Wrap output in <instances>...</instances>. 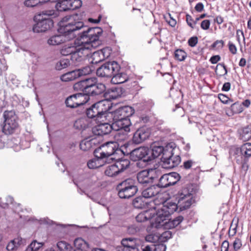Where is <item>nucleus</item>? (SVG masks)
<instances>
[{
  "label": "nucleus",
  "mask_w": 251,
  "mask_h": 251,
  "mask_svg": "<svg viewBox=\"0 0 251 251\" xmlns=\"http://www.w3.org/2000/svg\"><path fill=\"white\" fill-rule=\"evenodd\" d=\"M43 245V243L37 242L36 240H34L28 246L26 251H37L42 247Z\"/></svg>",
  "instance_id": "45"
},
{
  "label": "nucleus",
  "mask_w": 251,
  "mask_h": 251,
  "mask_svg": "<svg viewBox=\"0 0 251 251\" xmlns=\"http://www.w3.org/2000/svg\"><path fill=\"white\" fill-rule=\"evenodd\" d=\"M131 181V179H126V198H129L132 197L138 191L136 186L133 184L129 185V183Z\"/></svg>",
  "instance_id": "30"
},
{
  "label": "nucleus",
  "mask_w": 251,
  "mask_h": 251,
  "mask_svg": "<svg viewBox=\"0 0 251 251\" xmlns=\"http://www.w3.org/2000/svg\"><path fill=\"white\" fill-rule=\"evenodd\" d=\"M166 246L163 244H153L152 251H165Z\"/></svg>",
  "instance_id": "55"
},
{
  "label": "nucleus",
  "mask_w": 251,
  "mask_h": 251,
  "mask_svg": "<svg viewBox=\"0 0 251 251\" xmlns=\"http://www.w3.org/2000/svg\"><path fill=\"white\" fill-rule=\"evenodd\" d=\"M74 126L76 129H81L83 128L84 127L83 120L81 119H77L75 121Z\"/></svg>",
  "instance_id": "57"
},
{
  "label": "nucleus",
  "mask_w": 251,
  "mask_h": 251,
  "mask_svg": "<svg viewBox=\"0 0 251 251\" xmlns=\"http://www.w3.org/2000/svg\"><path fill=\"white\" fill-rule=\"evenodd\" d=\"M174 149L171 144L166 146L165 153L161 157V165L163 168L170 169L178 166L181 162L179 155H174Z\"/></svg>",
  "instance_id": "6"
},
{
  "label": "nucleus",
  "mask_w": 251,
  "mask_h": 251,
  "mask_svg": "<svg viewBox=\"0 0 251 251\" xmlns=\"http://www.w3.org/2000/svg\"><path fill=\"white\" fill-rule=\"evenodd\" d=\"M210 21L208 20H203L201 24V27L204 30H207L209 28Z\"/></svg>",
  "instance_id": "64"
},
{
  "label": "nucleus",
  "mask_w": 251,
  "mask_h": 251,
  "mask_svg": "<svg viewBox=\"0 0 251 251\" xmlns=\"http://www.w3.org/2000/svg\"><path fill=\"white\" fill-rule=\"evenodd\" d=\"M124 131H119L115 136V138L117 143V147L119 149H126V134Z\"/></svg>",
  "instance_id": "22"
},
{
  "label": "nucleus",
  "mask_w": 251,
  "mask_h": 251,
  "mask_svg": "<svg viewBox=\"0 0 251 251\" xmlns=\"http://www.w3.org/2000/svg\"><path fill=\"white\" fill-rule=\"evenodd\" d=\"M64 41V36L61 34L50 37L48 40V43L50 45L56 46L61 44L63 43Z\"/></svg>",
  "instance_id": "28"
},
{
  "label": "nucleus",
  "mask_w": 251,
  "mask_h": 251,
  "mask_svg": "<svg viewBox=\"0 0 251 251\" xmlns=\"http://www.w3.org/2000/svg\"><path fill=\"white\" fill-rule=\"evenodd\" d=\"M117 144L115 142H108L101 145L95 150V156L100 158H106V162L109 163L111 162V160H120L125 153L123 149H119L117 147Z\"/></svg>",
  "instance_id": "3"
},
{
  "label": "nucleus",
  "mask_w": 251,
  "mask_h": 251,
  "mask_svg": "<svg viewBox=\"0 0 251 251\" xmlns=\"http://www.w3.org/2000/svg\"><path fill=\"white\" fill-rule=\"evenodd\" d=\"M70 0H57L55 7L58 11H66L70 10Z\"/></svg>",
  "instance_id": "29"
},
{
  "label": "nucleus",
  "mask_w": 251,
  "mask_h": 251,
  "mask_svg": "<svg viewBox=\"0 0 251 251\" xmlns=\"http://www.w3.org/2000/svg\"><path fill=\"white\" fill-rule=\"evenodd\" d=\"M58 32L64 37L69 36V38L75 37V32L84 27L83 23L75 21L74 16L64 17L58 23Z\"/></svg>",
  "instance_id": "4"
},
{
  "label": "nucleus",
  "mask_w": 251,
  "mask_h": 251,
  "mask_svg": "<svg viewBox=\"0 0 251 251\" xmlns=\"http://www.w3.org/2000/svg\"><path fill=\"white\" fill-rule=\"evenodd\" d=\"M102 33L101 28L95 27L88 28L78 34V40L80 46L76 48L71 57V60L75 66L83 64L90 53L89 50L97 48L101 44L99 38Z\"/></svg>",
  "instance_id": "2"
},
{
  "label": "nucleus",
  "mask_w": 251,
  "mask_h": 251,
  "mask_svg": "<svg viewBox=\"0 0 251 251\" xmlns=\"http://www.w3.org/2000/svg\"><path fill=\"white\" fill-rule=\"evenodd\" d=\"M150 135V130L145 128H142L137 130L133 136V142L135 144H140L146 140Z\"/></svg>",
  "instance_id": "17"
},
{
  "label": "nucleus",
  "mask_w": 251,
  "mask_h": 251,
  "mask_svg": "<svg viewBox=\"0 0 251 251\" xmlns=\"http://www.w3.org/2000/svg\"><path fill=\"white\" fill-rule=\"evenodd\" d=\"M149 173L148 170H145L138 173L137 176L138 182L141 184L151 183Z\"/></svg>",
  "instance_id": "26"
},
{
  "label": "nucleus",
  "mask_w": 251,
  "mask_h": 251,
  "mask_svg": "<svg viewBox=\"0 0 251 251\" xmlns=\"http://www.w3.org/2000/svg\"><path fill=\"white\" fill-rule=\"evenodd\" d=\"M102 121H105V123L98 125L92 128V132L94 135L103 136L110 133L111 131V126L109 122L104 120Z\"/></svg>",
  "instance_id": "14"
},
{
  "label": "nucleus",
  "mask_w": 251,
  "mask_h": 251,
  "mask_svg": "<svg viewBox=\"0 0 251 251\" xmlns=\"http://www.w3.org/2000/svg\"><path fill=\"white\" fill-rule=\"evenodd\" d=\"M24 246V240L20 237L14 238L10 241L7 245L8 251H16Z\"/></svg>",
  "instance_id": "19"
},
{
  "label": "nucleus",
  "mask_w": 251,
  "mask_h": 251,
  "mask_svg": "<svg viewBox=\"0 0 251 251\" xmlns=\"http://www.w3.org/2000/svg\"><path fill=\"white\" fill-rule=\"evenodd\" d=\"M126 120V106H122L113 112H109L106 116V121L111 123V120Z\"/></svg>",
  "instance_id": "15"
},
{
  "label": "nucleus",
  "mask_w": 251,
  "mask_h": 251,
  "mask_svg": "<svg viewBox=\"0 0 251 251\" xmlns=\"http://www.w3.org/2000/svg\"><path fill=\"white\" fill-rule=\"evenodd\" d=\"M116 251H126V238H123L121 242V245L116 247Z\"/></svg>",
  "instance_id": "60"
},
{
  "label": "nucleus",
  "mask_w": 251,
  "mask_h": 251,
  "mask_svg": "<svg viewBox=\"0 0 251 251\" xmlns=\"http://www.w3.org/2000/svg\"><path fill=\"white\" fill-rule=\"evenodd\" d=\"M39 0H26L25 4L27 7H34L39 4Z\"/></svg>",
  "instance_id": "58"
},
{
  "label": "nucleus",
  "mask_w": 251,
  "mask_h": 251,
  "mask_svg": "<svg viewBox=\"0 0 251 251\" xmlns=\"http://www.w3.org/2000/svg\"><path fill=\"white\" fill-rule=\"evenodd\" d=\"M74 251H89L88 244L81 238H77L74 241Z\"/></svg>",
  "instance_id": "20"
},
{
  "label": "nucleus",
  "mask_w": 251,
  "mask_h": 251,
  "mask_svg": "<svg viewBox=\"0 0 251 251\" xmlns=\"http://www.w3.org/2000/svg\"><path fill=\"white\" fill-rule=\"evenodd\" d=\"M57 247L60 251H74L73 247L65 241H61L57 243Z\"/></svg>",
  "instance_id": "36"
},
{
  "label": "nucleus",
  "mask_w": 251,
  "mask_h": 251,
  "mask_svg": "<svg viewBox=\"0 0 251 251\" xmlns=\"http://www.w3.org/2000/svg\"><path fill=\"white\" fill-rule=\"evenodd\" d=\"M240 139L244 142L249 140L251 138V126H246L239 130Z\"/></svg>",
  "instance_id": "25"
},
{
  "label": "nucleus",
  "mask_w": 251,
  "mask_h": 251,
  "mask_svg": "<svg viewBox=\"0 0 251 251\" xmlns=\"http://www.w3.org/2000/svg\"><path fill=\"white\" fill-rule=\"evenodd\" d=\"M166 150V146L163 148L162 146H154L151 149H149V152H148V160L149 161L158 157L161 154L162 155L165 153Z\"/></svg>",
  "instance_id": "18"
},
{
  "label": "nucleus",
  "mask_w": 251,
  "mask_h": 251,
  "mask_svg": "<svg viewBox=\"0 0 251 251\" xmlns=\"http://www.w3.org/2000/svg\"><path fill=\"white\" fill-rule=\"evenodd\" d=\"M99 51L101 52V55L103 56L104 60L107 58L110 55L111 52V50L108 47L100 50Z\"/></svg>",
  "instance_id": "52"
},
{
  "label": "nucleus",
  "mask_w": 251,
  "mask_h": 251,
  "mask_svg": "<svg viewBox=\"0 0 251 251\" xmlns=\"http://www.w3.org/2000/svg\"><path fill=\"white\" fill-rule=\"evenodd\" d=\"M183 220V217L181 216H179L173 220L170 221L168 222L169 226L171 228H174L178 226Z\"/></svg>",
  "instance_id": "48"
},
{
  "label": "nucleus",
  "mask_w": 251,
  "mask_h": 251,
  "mask_svg": "<svg viewBox=\"0 0 251 251\" xmlns=\"http://www.w3.org/2000/svg\"><path fill=\"white\" fill-rule=\"evenodd\" d=\"M134 109L130 106L126 105V132L130 131L128 127L131 126V123L130 119L128 117L131 116L134 113Z\"/></svg>",
  "instance_id": "39"
},
{
  "label": "nucleus",
  "mask_w": 251,
  "mask_h": 251,
  "mask_svg": "<svg viewBox=\"0 0 251 251\" xmlns=\"http://www.w3.org/2000/svg\"><path fill=\"white\" fill-rule=\"evenodd\" d=\"M198 38L197 37H192L188 40V44L192 47H195L198 43Z\"/></svg>",
  "instance_id": "63"
},
{
  "label": "nucleus",
  "mask_w": 251,
  "mask_h": 251,
  "mask_svg": "<svg viewBox=\"0 0 251 251\" xmlns=\"http://www.w3.org/2000/svg\"><path fill=\"white\" fill-rule=\"evenodd\" d=\"M54 14V10H45L34 17L35 21H38L33 27L34 32L39 33L45 32L50 29L53 26V22L50 18L45 16H50Z\"/></svg>",
  "instance_id": "5"
},
{
  "label": "nucleus",
  "mask_w": 251,
  "mask_h": 251,
  "mask_svg": "<svg viewBox=\"0 0 251 251\" xmlns=\"http://www.w3.org/2000/svg\"><path fill=\"white\" fill-rule=\"evenodd\" d=\"M123 185H126V180L123 181L120 183L117 186V190L118 191V195L120 198L125 199L126 198V186L123 188L122 186Z\"/></svg>",
  "instance_id": "44"
},
{
  "label": "nucleus",
  "mask_w": 251,
  "mask_h": 251,
  "mask_svg": "<svg viewBox=\"0 0 251 251\" xmlns=\"http://www.w3.org/2000/svg\"><path fill=\"white\" fill-rule=\"evenodd\" d=\"M103 60V57L99 50L94 52L90 58V62L92 64H97Z\"/></svg>",
  "instance_id": "33"
},
{
  "label": "nucleus",
  "mask_w": 251,
  "mask_h": 251,
  "mask_svg": "<svg viewBox=\"0 0 251 251\" xmlns=\"http://www.w3.org/2000/svg\"><path fill=\"white\" fill-rule=\"evenodd\" d=\"M217 70H218L220 76L226 75L227 73L226 68L224 64L223 63H219L217 65L215 72H216Z\"/></svg>",
  "instance_id": "49"
},
{
  "label": "nucleus",
  "mask_w": 251,
  "mask_h": 251,
  "mask_svg": "<svg viewBox=\"0 0 251 251\" xmlns=\"http://www.w3.org/2000/svg\"><path fill=\"white\" fill-rule=\"evenodd\" d=\"M89 160L87 163V166L89 168L94 169L99 168L101 166L102 164L100 163V159L101 158H98Z\"/></svg>",
  "instance_id": "40"
},
{
  "label": "nucleus",
  "mask_w": 251,
  "mask_h": 251,
  "mask_svg": "<svg viewBox=\"0 0 251 251\" xmlns=\"http://www.w3.org/2000/svg\"><path fill=\"white\" fill-rule=\"evenodd\" d=\"M8 68L5 59H0V76L4 72H5Z\"/></svg>",
  "instance_id": "54"
},
{
  "label": "nucleus",
  "mask_w": 251,
  "mask_h": 251,
  "mask_svg": "<svg viewBox=\"0 0 251 251\" xmlns=\"http://www.w3.org/2000/svg\"><path fill=\"white\" fill-rule=\"evenodd\" d=\"M159 187L152 185L144 189L142 193V197L145 199H149L154 197L159 192Z\"/></svg>",
  "instance_id": "21"
},
{
  "label": "nucleus",
  "mask_w": 251,
  "mask_h": 251,
  "mask_svg": "<svg viewBox=\"0 0 251 251\" xmlns=\"http://www.w3.org/2000/svg\"><path fill=\"white\" fill-rule=\"evenodd\" d=\"M114 164L108 166L105 170V174L108 176H113L117 175L119 173L123 172L126 169L125 162L123 160H115Z\"/></svg>",
  "instance_id": "13"
},
{
  "label": "nucleus",
  "mask_w": 251,
  "mask_h": 251,
  "mask_svg": "<svg viewBox=\"0 0 251 251\" xmlns=\"http://www.w3.org/2000/svg\"><path fill=\"white\" fill-rule=\"evenodd\" d=\"M137 239L134 238H127L126 237V251H130L129 250L131 249L133 250H135L137 248L136 244Z\"/></svg>",
  "instance_id": "41"
},
{
  "label": "nucleus",
  "mask_w": 251,
  "mask_h": 251,
  "mask_svg": "<svg viewBox=\"0 0 251 251\" xmlns=\"http://www.w3.org/2000/svg\"><path fill=\"white\" fill-rule=\"evenodd\" d=\"M89 100V97L82 93L74 94L69 97L65 103L67 107L75 108L86 103Z\"/></svg>",
  "instance_id": "11"
},
{
  "label": "nucleus",
  "mask_w": 251,
  "mask_h": 251,
  "mask_svg": "<svg viewBox=\"0 0 251 251\" xmlns=\"http://www.w3.org/2000/svg\"><path fill=\"white\" fill-rule=\"evenodd\" d=\"M161 233H151L148 234L146 236V240L149 242L155 243L156 242L158 241L159 240H161L160 238Z\"/></svg>",
  "instance_id": "42"
},
{
  "label": "nucleus",
  "mask_w": 251,
  "mask_h": 251,
  "mask_svg": "<svg viewBox=\"0 0 251 251\" xmlns=\"http://www.w3.org/2000/svg\"><path fill=\"white\" fill-rule=\"evenodd\" d=\"M88 82V78L79 81L74 85V89L75 91H80L85 94L86 89Z\"/></svg>",
  "instance_id": "32"
},
{
  "label": "nucleus",
  "mask_w": 251,
  "mask_h": 251,
  "mask_svg": "<svg viewBox=\"0 0 251 251\" xmlns=\"http://www.w3.org/2000/svg\"><path fill=\"white\" fill-rule=\"evenodd\" d=\"M144 198L138 197L132 201L133 206L137 209H143L146 208L148 202H145L143 200Z\"/></svg>",
  "instance_id": "35"
},
{
  "label": "nucleus",
  "mask_w": 251,
  "mask_h": 251,
  "mask_svg": "<svg viewBox=\"0 0 251 251\" xmlns=\"http://www.w3.org/2000/svg\"><path fill=\"white\" fill-rule=\"evenodd\" d=\"M180 178L179 175L176 172L164 174L159 178L157 186L159 188H166L176 184Z\"/></svg>",
  "instance_id": "10"
},
{
  "label": "nucleus",
  "mask_w": 251,
  "mask_h": 251,
  "mask_svg": "<svg viewBox=\"0 0 251 251\" xmlns=\"http://www.w3.org/2000/svg\"><path fill=\"white\" fill-rule=\"evenodd\" d=\"M242 246V244L241 239L236 238L233 243V248L234 251H237L240 250Z\"/></svg>",
  "instance_id": "53"
},
{
  "label": "nucleus",
  "mask_w": 251,
  "mask_h": 251,
  "mask_svg": "<svg viewBox=\"0 0 251 251\" xmlns=\"http://www.w3.org/2000/svg\"><path fill=\"white\" fill-rule=\"evenodd\" d=\"M111 82L114 84H121L126 82V78L123 74L118 72L112 76Z\"/></svg>",
  "instance_id": "37"
},
{
  "label": "nucleus",
  "mask_w": 251,
  "mask_h": 251,
  "mask_svg": "<svg viewBox=\"0 0 251 251\" xmlns=\"http://www.w3.org/2000/svg\"><path fill=\"white\" fill-rule=\"evenodd\" d=\"M7 137L5 135H0V149H3L7 145Z\"/></svg>",
  "instance_id": "59"
},
{
  "label": "nucleus",
  "mask_w": 251,
  "mask_h": 251,
  "mask_svg": "<svg viewBox=\"0 0 251 251\" xmlns=\"http://www.w3.org/2000/svg\"><path fill=\"white\" fill-rule=\"evenodd\" d=\"M76 47L74 46L65 45L60 50V53L64 56L71 55V56L75 51Z\"/></svg>",
  "instance_id": "34"
},
{
  "label": "nucleus",
  "mask_w": 251,
  "mask_h": 251,
  "mask_svg": "<svg viewBox=\"0 0 251 251\" xmlns=\"http://www.w3.org/2000/svg\"><path fill=\"white\" fill-rule=\"evenodd\" d=\"M76 71L78 73V77L81 75H85L90 74L93 70L89 66H86L83 68L79 69H77Z\"/></svg>",
  "instance_id": "47"
},
{
  "label": "nucleus",
  "mask_w": 251,
  "mask_h": 251,
  "mask_svg": "<svg viewBox=\"0 0 251 251\" xmlns=\"http://www.w3.org/2000/svg\"><path fill=\"white\" fill-rule=\"evenodd\" d=\"M177 203L171 201H164L157 204V200L153 201L152 203L155 206L151 205V208L156 212L154 221L151 224L152 228L159 229L163 227L167 223L169 216L175 212L177 208L180 211L186 209L192 204V195L187 188L182 189L179 192L176 197Z\"/></svg>",
  "instance_id": "1"
},
{
  "label": "nucleus",
  "mask_w": 251,
  "mask_h": 251,
  "mask_svg": "<svg viewBox=\"0 0 251 251\" xmlns=\"http://www.w3.org/2000/svg\"><path fill=\"white\" fill-rule=\"evenodd\" d=\"M150 180L151 183L159 181V177L161 176L162 173L160 170L157 168H151L148 170Z\"/></svg>",
  "instance_id": "27"
},
{
  "label": "nucleus",
  "mask_w": 251,
  "mask_h": 251,
  "mask_svg": "<svg viewBox=\"0 0 251 251\" xmlns=\"http://www.w3.org/2000/svg\"><path fill=\"white\" fill-rule=\"evenodd\" d=\"M230 108L232 112L235 113H240L243 111L241 105L238 102H235L231 104Z\"/></svg>",
  "instance_id": "51"
},
{
  "label": "nucleus",
  "mask_w": 251,
  "mask_h": 251,
  "mask_svg": "<svg viewBox=\"0 0 251 251\" xmlns=\"http://www.w3.org/2000/svg\"><path fill=\"white\" fill-rule=\"evenodd\" d=\"M82 5L80 0H70V10H75L79 8Z\"/></svg>",
  "instance_id": "50"
},
{
  "label": "nucleus",
  "mask_w": 251,
  "mask_h": 251,
  "mask_svg": "<svg viewBox=\"0 0 251 251\" xmlns=\"http://www.w3.org/2000/svg\"><path fill=\"white\" fill-rule=\"evenodd\" d=\"M218 98L224 104H227L228 101H232L228 97L223 94H219L218 95Z\"/></svg>",
  "instance_id": "56"
},
{
  "label": "nucleus",
  "mask_w": 251,
  "mask_h": 251,
  "mask_svg": "<svg viewBox=\"0 0 251 251\" xmlns=\"http://www.w3.org/2000/svg\"><path fill=\"white\" fill-rule=\"evenodd\" d=\"M121 69L120 65L116 61H108L104 63L97 70L98 76L102 77H112L119 72Z\"/></svg>",
  "instance_id": "8"
},
{
  "label": "nucleus",
  "mask_w": 251,
  "mask_h": 251,
  "mask_svg": "<svg viewBox=\"0 0 251 251\" xmlns=\"http://www.w3.org/2000/svg\"><path fill=\"white\" fill-rule=\"evenodd\" d=\"M4 125L2 127V132L5 135L14 133L19 128L18 118L13 111H6L4 112Z\"/></svg>",
  "instance_id": "7"
},
{
  "label": "nucleus",
  "mask_w": 251,
  "mask_h": 251,
  "mask_svg": "<svg viewBox=\"0 0 251 251\" xmlns=\"http://www.w3.org/2000/svg\"><path fill=\"white\" fill-rule=\"evenodd\" d=\"M76 70L68 72L61 76V79L63 81H69L74 80L78 77V73Z\"/></svg>",
  "instance_id": "31"
},
{
  "label": "nucleus",
  "mask_w": 251,
  "mask_h": 251,
  "mask_svg": "<svg viewBox=\"0 0 251 251\" xmlns=\"http://www.w3.org/2000/svg\"><path fill=\"white\" fill-rule=\"evenodd\" d=\"M195 163L192 160H188L184 161L183 166L184 169L187 170L190 169Z\"/></svg>",
  "instance_id": "61"
},
{
  "label": "nucleus",
  "mask_w": 251,
  "mask_h": 251,
  "mask_svg": "<svg viewBox=\"0 0 251 251\" xmlns=\"http://www.w3.org/2000/svg\"><path fill=\"white\" fill-rule=\"evenodd\" d=\"M175 58L176 60L182 61L187 57V53L182 50L177 49L175 52Z\"/></svg>",
  "instance_id": "43"
},
{
  "label": "nucleus",
  "mask_w": 251,
  "mask_h": 251,
  "mask_svg": "<svg viewBox=\"0 0 251 251\" xmlns=\"http://www.w3.org/2000/svg\"><path fill=\"white\" fill-rule=\"evenodd\" d=\"M105 85L98 82L96 77L88 78V82L86 89L85 94L88 97L89 95H98L101 94L105 90Z\"/></svg>",
  "instance_id": "9"
},
{
  "label": "nucleus",
  "mask_w": 251,
  "mask_h": 251,
  "mask_svg": "<svg viewBox=\"0 0 251 251\" xmlns=\"http://www.w3.org/2000/svg\"><path fill=\"white\" fill-rule=\"evenodd\" d=\"M70 65V61L67 59H61L56 65V68L58 70L68 67Z\"/></svg>",
  "instance_id": "46"
},
{
  "label": "nucleus",
  "mask_w": 251,
  "mask_h": 251,
  "mask_svg": "<svg viewBox=\"0 0 251 251\" xmlns=\"http://www.w3.org/2000/svg\"><path fill=\"white\" fill-rule=\"evenodd\" d=\"M95 103L101 117H103L106 121V116L109 112L108 111L112 107L111 101L108 100H104Z\"/></svg>",
  "instance_id": "16"
},
{
  "label": "nucleus",
  "mask_w": 251,
  "mask_h": 251,
  "mask_svg": "<svg viewBox=\"0 0 251 251\" xmlns=\"http://www.w3.org/2000/svg\"><path fill=\"white\" fill-rule=\"evenodd\" d=\"M86 115L89 118H96V120H99L102 117L98 109L96 106V103L93 104L89 108L87 109Z\"/></svg>",
  "instance_id": "23"
},
{
  "label": "nucleus",
  "mask_w": 251,
  "mask_h": 251,
  "mask_svg": "<svg viewBox=\"0 0 251 251\" xmlns=\"http://www.w3.org/2000/svg\"><path fill=\"white\" fill-rule=\"evenodd\" d=\"M126 120H111L110 124L112 130L115 131H126Z\"/></svg>",
  "instance_id": "24"
},
{
  "label": "nucleus",
  "mask_w": 251,
  "mask_h": 251,
  "mask_svg": "<svg viewBox=\"0 0 251 251\" xmlns=\"http://www.w3.org/2000/svg\"><path fill=\"white\" fill-rule=\"evenodd\" d=\"M105 97L106 98V100H108V99L115 100V99H116L118 97V95H116L115 94V92L113 91H112L111 92L106 93Z\"/></svg>",
  "instance_id": "62"
},
{
  "label": "nucleus",
  "mask_w": 251,
  "mask_h": 251,
  "mask_svg": "<svg viewBox=\"0 0 251 251\" xmlns=\"http://www.w3.org/2000/svg\"><path fill=\"white\" fill-rule=\"evenodd\" d=\"M240 151L242 154L245 156L249 157L251 156V143H247L243 144L241 148Z\"/></svg>",
  "instance_id": "38"
},
{
  "label": "nucleus",
  "mask_w": 251,
  "mask_h": 251,
  "mask_svg": "<svg viewBox=\"0 0 251 251\" xmlns=\"http://www.w3.org/2000/svg\"><path fill=\"white\" fill-rule=\"evenodd\" d=\"M149 148L147 147H140L132 151L129 153L130 159L136 161L143 159L144 162H149L148 159Z\"/></svg>",
  "instance_id": "12"
}]
</instances>
